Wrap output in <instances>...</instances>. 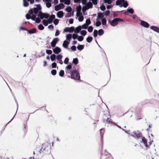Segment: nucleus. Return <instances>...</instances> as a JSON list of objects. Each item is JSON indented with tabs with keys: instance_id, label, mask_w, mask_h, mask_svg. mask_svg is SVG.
<instances>
[{
	"instance_id": "41",
	"label": "nucleus",
	"mask_w": 159,
	"mask_h": 159,
	"mask_svg": "<svg viewBox=\"0 0 159 159\" xmlns=\"http://www.w3.org/2000/svg\"><path fill=\"white\" fill-rule=\"evenodd\" d=\"M104 31L102 29H100L98 31V35L99 36H102L104 34Z\"/></svg>"
},
{
	"instance_id": "49",
	"label": "nucleus",
	"mask_w": 159,
	"mask_h": 159,
	"mask_svg": "<svg viewBox=\"0 0 159 159\" xmlns=\"http://www.w3.org/2000/svg\"><path fill=\"white\" fill-rule=\"evenodd\" d=\"M87 29L88 30V32L89 33H91L93 31V27L92 25L88 27Z\"/></svg>"
},
{
	"instance_id": "18",
	"label": "nucleus",
	"mask_w": 159,
	"mask_h": 159,
	"mask_svg": "<svg viewBox=\"0 0 159 159\" xmlns=\"http://www.w3.org/2000/svg\"><path fill=\"white\" fill-rule=\"evenodd\" d=\"M88 26H87L86 23H84L82 25H79L77 27L78 29H79V30H81V29H87L88 28Z\"/></svg>"
},
{
	"instance_id": "15",
	"label": "nucleus",
	"mask_w": 159,
	"mask_h": 159,
	"mask_svg": "<svg viewBox=\"0 0 159 159\" xmlns=\"http://www.w3.org/2000/svg\"><path fill=\"white\" fill-rule=\"evenodd\" d=\"M62 56L60 54H58L57 56V59L59 63L61 65L63 64V62L62 60Z\"/></svg>"
},
{
	"instance_id": "30",
	"label": "nucleus",
	"mask_w": 159,
	"mask_h": 159,
	"mask_svg": "<svg viewBox=\"0 0 159 159\" xmlns=\"http://www.w3.org/2000/svg\"><path fill=\"white\" fill-rule=\"evenodd\" d=\"M72 63L74 65L76 66L79 63V60L77 58H75L73 59Z\"/></svg>"
},
{
	"instance_id": "51",
	"label": "nucleus",
	"mask_w": 159,
	"mask_h": 159,
	"mask_svg": "<svg viewBox=\"0 0 159 159\" xmlns=\"http://www.w3.org/2000/svg\"><path fill=\"white\" fill-rule=\"evenodd\" d=\"M77 47L75 45H73L70 47L71 51L74 52L76 50Z\"/></svg>"
},
{
	"instance_id": "45",
	"label": "nucleus",
	"mask_w": 159,
	"mask_h": 159,
	"mask_svg": "<svg viewBox=\"0 0 159 159\" xmlns=\"http://www.w3.org/2000/svg\"><path fill=\"white\" fill-rule=\"evenodd\" d=\"M56 55L54 54H52L50 56V58L52 61H54L56 59Z\"/></svg>"
},
{
	"instance_id": "3",
	"label": "nucleus",
	"mask_w": 159,
	"mask_h": 159,
	"mask_svg": "<svg viewBox=\"0 0 159 159\" xmlns=\"http://www.w3.org/2000/svg\"><path fill=\"white\" fill-rule=\"evenodd\" d=\"M37 12L36 7L31 8L28 11L29 14L31 15V19L32 20L35 21L37 15Z\"/></svg>"
},
{
	"instance_id": "32",
	"label": "nucleus",
	"mask_w": 159,
	"mask_h": 159,
	"mask_svg": "<svg viewBox=\"0 0 159 159\" xmlns=\"http://www.w3.org/2000/svg\"><path fill=\"white\" fill-rule=\"evenodd\" d=\"M23 6L25 7H27L29 5V1L27 0H23Z\"/></svg>"
},
{
	"instance_id": "9",
	"label": "nucleus",
	"mask_w": 159,
	"mask_h": 159,
	"mask_svg": "<svg viewBox=\"0 0 159 159\" xmlns=\"http://www.w3.org/2000/svg\"><path fill=\"white\" fill-rule=\"evenodd\" d=\"M65 7V5L61 3L58 4L56 5L54 7L55 10L56 11H58L59 10L63 9Z\"/></svg>"
},
{
	"instance_id": "37",
	"label": "nucleus",
	"mask_w": 159,
	"mask_h": 159,
	"mask_svg": "<svg viewBox=\"0 0 159 159\" xmlns=\"http://www.w3.org/2000/svg\"><path fill=\"white\" fill-rule=\"evenodd\" d=\"M74 11H72L70 13H67L65 15V17H70L71 16H73L74 15Z\"/></svg>"
},
{
	"instance_id": "48",
	"label": "nucleus",
	"mask_w": 159,
	"mask_h": 159,
	"mask_svg": "<svg viewBox=\"0 0 159 159\" xmlns=\"http://www.w3.org/2000/svg\"><path fill=\"white\" fill-rule=\"evenodd\" d=\"M103 2L105 3H107L109 5L111 4L112 3V0H103Z\"/></svg>"
},
{
	"instance_id": "53",
	"label": "nucleus",
	"mask_w": 159,
	"mask_h": 159,
	"mask_svg": "<svg viewBox=\"0 0 159 159\" xmlns=\"http://www.w3.org/2000/svg\"><path fill=\"white\" fill-rule=\"evenodd\" d=\"M64 70H60L59 72V75L61 77H63L64 76Z\"/></svg>"
},
{
	"instance_id": "47",
	"label": "nucleus",
	"mask_w": 159,
	"mask_h": 159,
	"mask_svg": "<svg viewBox=\"0 0 159 159\" xmlns=\"http://www.w3.org/2000/svg\"><path fill=\"white\" fill-rule=\"evenodd\" d=\"M87 32L86 30H82L81 32L80 33V34L81 35L83 36H84L87 34Z\"/></svg>"
},
{
	"instance_id": "26",
	"label": "nucleus",
	"mask_w": 159,
	"mask_h": 159,
	"mask_svg": "<svg viewBox=\"0 0 159 159\" xmlns=\"http://www.w3.org/2000/svg\"><path fill=\"white\" fill-rule=\"evenodd\" d=\"M65 10L68 13H70L71 12H72L73 11H74V10H73L72 8L69 6H67L66 7V8L65 9Z\"/></svg>"
},
{
	"instance_id": "23",
	"label": "nucleus",
	"mask_w": 159,
	"mask_h": 159,
	"mask_svg": "<svg viewBox=\"0 0 159 159\" xmlns=\"http://www.w3.org/2000/svg\"><path fill=\"white\" fill-rule=\"evenodd\" d=\"M84 44H80L79 43H78V45L77 47V48L78 50L80 51H81L84 49Z\"/></svg>"
},
{
	"instance_id": "34",
	"label": "nucleus",
	"mask_w": 159,
	"mask_h": 159,
	"mask_svg": "<svg viewBox=\"0 0 159 159\" xmlns=\"http://www.w3.org/2000/svg\"><path fill=\"white\" fill-rule=\"evenodd\" d=\"M121 11H113L112 15L114 17H117L118 16L119 13L121 12Z\"/></svg>"
},
{
	"instance_id": "8",
	"label": "nucleus",
	"mask_w": 159,
	"mask_h": 159,
	"mask_svg": "<svg viewBox=\"0 0 159 159\" xmlns=\"http://www.w3.org/2000/svg\"><path fill=\"white\" fill-rule=\"evenodd\" d=\"M152 103L151 99H145L143 100L140 102L139 104L141 106H143L148 103L151 104Z\"/></svg>"
},
{
	"instance_id": "24",
	"label": "nucleus",
	"mask_w": 159,
	"mask_h": 159,
	"mask_svg": "<svg viewBox=\"0 0 159 159\" xmlns=\"http://www.w3.org/2000/svg\"><path fill=\"white\" fill-rule=\"evenodd\" d=\"M27 120L24 122L23 123V125L24 128H23V130L25 134H26L27 132Z\"/></svg>"
},
{
	"instance_id": "25",
	"label": "nucleus",
	"mask_w": 159,
	"mask_h": 159,
	"mask_svg": "<svg viewBox=\"0 0 159 159\" xmlns=\"http://www.w3.org/2000/svg\"><path fill=\"white\" fill-rule=\"evenodd\" d=\"M66 39L65 40H67L68 42L70 43V41L72 38V34H69L66 35Z\"/></svg>"
},
{
	"instance_id": "5",
	"label": "nucleus",
	"mask_w": 159,
	"mask_h": 159,
	"mask_svg": "<svg viewBox=\"0 0 159 159\" xmlns=\"http://www.w3.org/2000/svg\"><path fill=\"white\" fill-rule=\"evenodd\" d=\"M117 2H120V0H117L115 5L116 6H119V7H123L124 8H126L129 6L128 2L126 0L121 2L123 3V4L118 3Z\"/></svg>"
},
{
	"instance_id": "19",
	"label": "nucleus",
	"mask_w": 159,
	"mask_h": 159,
	"mask_svg": "<svg viewBox=\"0 0 159 159\" xmlns=\"http://www.w3.org/2000/svg\"><path fill=\"white\" fill-rule=\"evenodd\" d=\"M64 14L62 11H58L57 13V17L59 18H61L63 16Z\"/></svg>"
},
{
	"instance_id": "28",
	"label": "nucleus",
	"mask_w": 159,
	"mask_h": 159,
	"mask_svg": "<svg viewBox=\"0 0 159 159\" xmlns=\"http://www.w3.org/2000/svg\"><path fill=\"white\" fill-rule=\"evenodd\" d=\"M102 24V25L107 26V20L105 18L103 17L101 19Z\"/></svg>"
},
{
	"instance_id": "21",
	"label": "nucleus",
	"mask_w": 159,
	"mask_h": 159,
	"mask_svg": "<svg viewBox=\"0 0 159 159\" xmlns=\"http://www.w3.org/2000/svg\"><path fill=\"white\" fill-rule=\"evenodd\" d=\"M98 16H97V18L96 19V20H100L101 18H102L104 16V15L103 14V13L102 12H99L98 13Z\"/></svg>"
},
{
	"instance_id": "61",
	"label": "nucleus",
	"mask_w": 159,
	"mask_h": 159,
	"mask_svg": "<svg viewBox=\"0 0 159 159\" xmlns=\"http://www.w3.org/2000/svg\"><path fill=\"white\" fill-rule=\"evenodd\" d=\"M96 20L97 21H96V24H95V25L96 27H99L100 26L101 24V22H100V20Z\"/></svg>"
},
{
	"instance_id": "38",
	"label": "nucleus",
	"mask_w": 159,
	"mask_h": 159,
	"mask_svg": "<svg viewBox=\"0 0 159 159\" xmlns=\"http://www.w3.org/2000/svg\"><path fill=\"white\" fill-rule=\"evenodd\" d=\"M77 29V27H76V28H75L74 26H71L70 27H69V33H73L74 31L75 30H76Z\"/></svg>"
},
{
	"instance_id": "1",
	"label": "nucleus",
	"mask_w": 159,
	"mask_h": 159,
	"mask_svg": "<svg viewBox=\"0 0 159 159\" xmlns=\"http://www.w3.org/2000/svg\"><path fill=\"white\" fill-rule=\"evenodd\" d=\"M66 73L70 74L68 77L76 81L77 80H80V74L79 70H66Z\"/></svg>"
},
{
	"instance_id": "29",
	"label": "nucleus",
	"mask_w": 159,
	"mask_h": 159,
	"mask_svg": "<svg viewBox=\"0 0 159 159\" xmlns=\"http://www.w3.org/2000/svg\"><path fill=\"white\" fill-rule=\"evenodd\" d=\"M82 9L83 7H82L81 6L80 4H79V5L77 6L75 8L76 11L77 13L78 11H79V13H80V11H81V10H82Z\"/></svg>"
},
{
	"instance_id": "44",
	"label": "nucleus",
	"mask_w": 159,
	"mask_h": 159,
	"mask_svg": "<svg viewBox=\"0 0 159 159\" xmlns=\"http://www.w3.org/2000/svg\"><path fill=\"white\" fill-rule=\"evenodd\" d=\"M91 1H89L87 3L86 5H87V8L89 7H92V8H93V2H91Z\"/></svg>"
},
{
	"instance_id": "58",
	"label": "nucleus",
	"mask_w": 159,
	"mask_h": 159,
	"mask_svg": "<svg viewBox=\"0 0 159 159\" xmlns=\"http://www.w3.org/2000/svg\"><path fill=\"white\" fill-rule=\"evenodd\" d=\"M59 20L57 19H55L54 20L53 23L55 25H58L59 23Z\"/></svg>"
},
{
	"instance_id": "31",
	"label": "nucleus",
	"mask_w": 159,
	"mask_h": 159,
	"mask_svg": "<svg viewBox=\"0 0 159 159\" xmlns=\"http://www.w3.org/2000/svg\"><path fill=\"white\" fill-rule=\"evenodd\" d=\"M102 53L103 54H102V56L103 57L104 60L105 61H108V59L104 50H103L102 51Z\"/></svg>"
},
{
	"instance_id": "27",
	"label": "nucleus",
	"mask_w": 159,
	"mask_h": 159,
	"mask_svg": "<svg viewBox=\"0 0 159 159\" xmlns=\"http://www.w3.org/2000/svg\"><path fill=\"white\" fill-rule=\"evenodd\" d=\"M150 29L153 30L154 31L157 32L158 30L159 29V28L157 26L152 25L151 26Z\"/></svg>"
},
{
	"instance_id": "14",
	"label": "nucleus",
	"mask_w": 159,
	"mask_h": 159,
	"mask_svg": "<svg viewBox=\"0 0 159 159\" xmlns=\"http://www.w3.org/2000/svg\"><path fill=\"white\" fill-rule=\"evenodd\" d=\"M70 42H68L67 40H65L63 41L62 44V46L65 48L66 49L69 50L70 49L68 48V45L70 44Z\"/></svg>"
},
{
	"instance_id": "54",
	"label": "nucleus",
	"mask_w": 159,
	"mask_h": 159,
	"mask_svg": "<svg viewBox=\"0 0 159 159\" xmlns=\"http://www.w3.org/2000/svg\"><path fill=\"white\" fill-rule=\"evenodd\" d=\"M72 64L71 63H70L69 65H68L66 67L65 70H72Z\"/></svg>"
},
{
	"instance_id": "35",
	"label": "nucleus",
	"mask_w": 159,
	"mask_h": 159,
	"mask_svg": "<svg viewBox=\"0 0 159 159\" xmlns=\"http://www.w3.org/2000/svg\"><path fill=\"white\" fill-rule=\"evenodd\" d=\"M15 116V115H14V116H13V117L11 119V120L8 123L6 124V125L5 126L4 128L3 129H2L0 132V134L1 135L2 134V133L4 131L6 126H7V125H8L9 123L10 122H11L14 119Z\"/></svg>"
},
{
	"instance_id": "10",
	"label": "nucleus",
	"mask_w": 159,
	"mask_h": 159,
	"mask_svg": "<svg viewBox=\"0 0 159 159\" xmlns=\"http://www.w3.org/2000/svg\"><path fill=\"white\" fill-rule=\"evenodd\" d=\"M139 21H140L139 24L145 28H148L150 26V25L147 22L141 20H139Z\"/></svg>"
},
{
	"instance_id": "39",
	"label": "nucleus",
	"mask_w": 159,
	"mask_h": 159,
	"mask_svg": "<svg viewBox=\"0 0 159 159\" xmlns=\"http://www.w3.org/2000/svg\"><path fill=\"white\" fill-rule=\"evenodd\" d=\"M77 37H76V39L80 42H81L83 41L84 39V38L82 35L79 36L77 35Z\"/></svg>"
},
{
	"instance_id": "33",
	"label": "nucleus",
	"mask_w": 159,
	"mask_h": 159,
	"mask_svg": "<svg viewBox=\"0 0 159 159\" xmlns=\"http://www.w3.org/2000/svg\"><path fill=\"white\" fill-rule=\"evenodd\" d=\"M127 10L128 12L130 14H133L134 13V10L132 8L129 7Z\"/></svg>"
},
{
	"instance_id": "55",
	"label": "nucleus",
	"mask_w": 159,
	"mask_h": 159,
	"mask_svg": "<svg viewBox=\"0 0 159 159\" xmlns=\"http://www.w3.org/2000/svg\"><path fill=\"white\" fill-rule=\"evenodd\" d=\"M85 23L87 24V26H88V25L91 24V21L90 18H89L86 20V23Z\"/></svg>"
},
{
	"instance_id": "40",
	"label": "nucleus",
	"mask_w": 159,
	"mask_h": 159,
	"mask_svg": "<svg viewBox=\"0 0 159 159\" xmlns=\"http://www.w3.org/2000/svg\"><path fill=\"white\" fill-rule=\"evenodd\" d=\"M93 40V38L92 36H89L86 39V41L88 43H90Z\"/></svg>"
},
{
	"instance_id": "16",
	"label": "nucleus",
	"mask_w": 159,
	"mask_h": 159,
	"mask_svg": "<svg viewBox=\"0 0 159 159\" xmlns=\"http://www.w3.org/2000/svg\"><path fill=\"white\" fill-rule=\"evenodd\" d=\"M82 14L81 11H80L79 15L78 14L77 12L76 13V16L77 17H79L78 20L80 22H82L84 20V16L82 15Z\"/></svg>"
},
{
	"instance_id": "56",
	"label": "nucleus",
	"mask_w": 159,
	"mask_h": 159,
	"mask_svg": "<svg viewBox=\"0 0 159 159\" xmlns=\"http://www.w3.org/2000/svg\"><path fill=\"white\" fill-rule=\"evenodd\" d=\"M45 17H44V18L46 19H47L49 21V19H50L49 18V14L46 12L45 13Z\"/></svg>"
},
{
	"instance_id": "57",
	"label": "nucleus",
	"mask_w": 159,
	"mask_h": 159,
	"mask_svg": "<svg viewBox=\"0 0 159 159\" xmlns=\"http://www.w3.org/2000/svg\"><path fill=\"white\" fill-rule=\"evenodd\" d=\"M100 8L101 11H104L106 10V8L105 6L103 4H102L100 7Z\"/></svg>"
},
{
	"instance_id": "13",
	"label": "nucleus",
	"mask_w": 159,
	"mask_h": 159,
	"mask_svg": "<svg viewBox=\"0 0 159 159\" xmlns=\"http://www.w3.org/2000/svg\"><path fill=\"white\" fill-rule=\"evenodd\" d=\"M52 50L53 52L56 54H58L61 51V48L58 47L56 46L55 48H52Z\"/></svg>"
},
{
	"instance_id": "20",
	"label": "nucleus",
	"mask_w": 159,
	"mask_h": 159,
	"mask_svg": "<svg viewBox=\"0 0 159 159\" xmlns=\"http://www.w3.org/2000/svg\"><path fill=\"white\" fill-rule=\"evenodd\" d=\"M141 137L142 138V139L140 141V142L141 143H143L145 147H146L148 143L147 139H146L143 136Z\"/></svg>"
},
{
	"instance_id": "62",
	"label": "nucleus",
	"mask_w": 159,
	"mask_h": 159,
	"mask_svg": "<svg viewBox=\"0 0 159 159\" xmlns=\"http://www.w3.org/2000/svg\"><path fill=\"white\" fill-rule=\"evenodd\" d=\"M26 18L27 20H29L31 19V15H30L28 13V12L25 15Z\"/></svg>"
},
{
	"instance_id": "50",
	"label": "nucleus",
	"mask_w": 159,
	"mask_h": 159,
	"mask_svg": "<svg viewBox=\"0 0 159 159\" xmlns=\"http://www.w3.org/2000/svg\"><path fill=\"white\" fill-rule=\"evenodd\" d=\"M38 29L41 30H42L44 29V27L42 24H40L38 25Z\"/></svg>"
},
{
	"instance_id": "22",
	"label": "nucleus",
	"mask_w": 159,
	"mask_h": 159,
	"mask_svg": "<svg viewBox=\"0 0 159 159\" xmlns=\"http://www.w3.org/2000/svg\"><path fill=\"white\" fill-rule=\"evenodd\" d=\"M42 22L43 25L45 26H46L48 25V24H50L52 23V21H49L45 19H43L42 20Z\"/></svg>"
},
{
	"instance_id": "4",
	"label": "nucleus",
	"mask_w": 159,
	"mask_h": 159,
	"mask_svg": "<svg viewBox=\"0 0 159 159\" xmlns=\"http://www.w3.org/2000/svg\"><path fill=\"white\" fill-rule=\"evenodd\" d=\"M34 6H36L37 10L38 11L37 14L39 15L40 19L43 20V19L44 18L45 13H43L42 11V7L40 4H35Z\"/></svg>"
},
{
	"instance_id": "59",
	"label": "nucleus",
	"mask_w": 159,
	"mask_h": 159,
	"mask_svg": "<svg viewBox=\"0 0 159 159\" xmlns=\"http://www.w3.org/2000/svg\"><path fill=\"white\" fill-rule=\"evenodd\" d=\"M46 4V5L47 7L48 8H49L50 7L52 6V3H50V2H46V3H45Z\"/></svg>"
},
{
	"instance_id": "46",
	"label": "nucleus",
	"mask_w": 159,
	"mask_h": 159,
	"mask_svg": "<svg viewBox=\"0 0 159 159\" xmlns=\"http://www.w3.org/2000/svg\"><path fill=\"white\" fill-rule=\"evenodd\" d=\"M50 19H49V21H52V22L53 20H54L55 19V15L52 14L50 16L49 18Z\"/></svg>"
},
{
	"instance_id": "7",
	"label": "nucleus",
	"mask_w": 159,
	"mask_h": 159,
	"mask_svg": "<svg viewBox=\"0 0 159 159\" xmlns=\"http://www.w3.org/2000/svg\"><path fill=\"white\" fill-rule=\"evenodd\" d=\"M130 135L133 137L137 139L141 137L142 136V134L141 132L137 133L136 131H134L132 133L130 134Z\"/></svg>"
},
{
	"instance_id": "64",
	"label": "nucleus",
	"mask_w": 159,
	"mask_h": 159,
	"mask_svg": "<svg viewBox=\"0 0 159 159\" xmlns=\"http://www.w3.org/2000/svg\"><path fill=\"white\" fill-rule=\"evenodd\" d=\"M46 53L48 55L52 54V51L51 50L47 49L46 50Z\"/></svg>"
},
{
	"instance_id": "6",
	"label": "nucleus",
	"mask_w": 159,
	"mask_h": 159,
	"mask_svg": "<svg viewBox=\"0 0 159 159\" xmlns=\"http://www.w3.org/2000/svg\"><path fill=\"white\" fill-rule=\"evenodd\" d=\"M100 134L101 135V151H102L103 144V137L105 132L104 128H102L100 130Z\"/></svg>"
},
{
	"instance_id": "42",
	"label": "nucleus",
	"mask_w": 159,
	"mask_h": 159,
	"mask_svg": "<svg viewBox=\"0 0 159 159\" xmlns=\"http://www.w3.org/2000/svg\"><path fill=\"white\" fill-rule=\"evenodd\" d=\"M37 16L38 17H36L35 22L37 23H39L41 22V19H40L39 14H37Z\"/></svg>"
},
{
	"instance_id": "36",
	"label": "nucleus",
	"mask_w": 159,
	"mask_h": 159,
	"mask_svg": "<svg viewBox=\"0 0 159 159\" xmlns=\"http://www.w3.org/2000/svg\"><path fill=\"white\" fill-rule=\"evenodd\" d=\"M90 8H92V7H88L86 9H83L82 10V11L83 13V14L84 16L86 15H87V13L86 12V11L89 9Z\"/></svg>"
},
{
	"instance_id": "12",
	"label": "nucleus",
	"mask_w": 159,
	"mask_h": 159,
	"mask_svg": "<svg viewBox=\"0 0 159 159\" xmlns=\"http://www.w3.org/2000/svg\"><path fill=\"white\" fill-rule=\"evenodd\" d=\"M51 145H50L49 147L48 146H46L43 149V151H44V152L46 154H49L51 153Z\"/></svg>"
},
{
	"instance_id": "63",
	"label": "nucleus",
	"mask_w": 159,
	"mask_h": 159,
	"mask_svg": "<svg viewBox=\"0 0 159 159\" xmlns=\"http://www.w3.org/2000/svg\"><path fill=\"white\" fill-rule=\"evenodd\" d=\"M69 59L68 57H66L64 61V63L65 64L67 65L68 64Z\"/></svg>"
},
{
	"instance_id": "43",
	"label": "nucleus",
	"mask_w": 159,
	"mask_h": 159,
	"mask_svg": "<svg viewBox=\"0 0 159 159\" xmlns=\"http://www.w3.org/2000/svg\"><path fill=\"white\" fill-rule=\"evenodd\" d=\"M98 30L95 29L94 30V31L93 33V37L96 38L97 36H98Z\"/></svg>"
},
{
	"instance_id": "17",
	"label": "nucleus",
	"mask_w": 159,
	"mask_h": 159,
	"mask_svg": "<svg viewBox=\"0 0 159 159\" xmlns=\"http://www.w3.org/2000/svg\"><path fill=\"white\" fill-rule=\"evenodd\" d=\"M27 32H28L27 34H31L37 33L38 32V31L36 28H33L30 30L28 29Z\"/></svg>"
},
{
	"instance_id": "52",
	"label": "nucleus",
	"mask_w": 159,
	"mask_h": 159,
	"mask_svg": "<svg viewBox=\"0 0 159 159\" xmlns=\"http://www.w3.org/2000/svg\"><path fill=\"white\" fill-rule=\"evenodd\" d=\"M114 122L110 118H107L106 120V122L109 124H112V122Z\"/></svg>"
},
{
	"instance_id": "2",
	"label": "nucleus",
	"mask_w": 159,
	"mask_h": 159,
	"mask_svg": "<svg viewBox=\"0 0 159 159\" xmlns=\"http://www.w3.org/2000/svg\"><path fill=\"white\" fill-rule=\"evenodd\" d=\"M125 20L119 17L115 18L112 20H108V22L110 25L113 27L117 26L118 24V22H125Z\"/></svg>"
},
{
	"instance_id": "60",
	"label": "nucleus",
	"mask_w": 159,
	"mask_h": 159,
	"mask_svg": "<svg viewBox=\"0 0 159 159\" xmlns=\"http://www.w3.org/2000/svg\"><path fill=\"white\" fill-rule=\"evenodd\" d=\"M105 14H104V16H108L109 15L110 13V11L109 10H107L103 12Z\"/></svg>"
},
{
	"instance_id": "11",
	"label": "nucleus",
	"mask_w": 159,
	"mask_h": 159,
	"mask_svg": "<svg viewBox=\"0 0 159 159\" xmlns=\"http://www.w3.org/2000/svg\"><path fill=\"white\" fill-rule=\"evenodd\" d=\"M59 40V39L58 37L54 38L51 43V46L53 48L55 47L56 44L58 42Z\"/></svg>"
}]
</instances>
